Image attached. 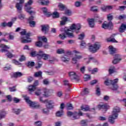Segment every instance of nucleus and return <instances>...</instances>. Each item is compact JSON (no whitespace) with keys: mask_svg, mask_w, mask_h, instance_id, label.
Returning <instances> with one entry per match:
<instances>
[{"mask_svg":"<svg viewBox=\"0 0 126 126\" xmlns=\"http://www.w3.org/2000/svg\"><path fill=\"white\" fill-rule=\"evenodd\" d=\"M6 56H7L8 58H9V59H11V58H13V54H12L10 52H8L6 54Z\"/></svg>","mask_w":126,"mask_h":126,"instance_id":"e2e57ef3","label":"nucleus"},{"mask_svg":"<svg viewBox=\"0 0 126 126\" xmlns=\"http://www.w3.org/2000/svg\"><path fill=\"white\" fill-rule=\"evenodd\" d=\"M126 30V23L125 24H122L119 29V31L120 33H124L125 31Z\"/></svg>","mask_w":126,"mask_h":126,"instance_id":"4be33fe9","label":"nucleus"},{"mask_svg":"<svg viewBox=\"0 0 126 126\" xmlns=\"http://www.w3.org/2000/svg\"><path fill=\"white\" fill-rule=\"evenodd\" d=\"M58 7L60 10H64L65 8H66V7H65V5L63 4V3H60L58 5Z\"/></svg>","mask_w":126,"mask_h":126,"instance_id":"c756f323","label":"nucleus"},{"mask_svg":"<svg viewBox=\"0 0 126 126\" xmlns=\"http://www.w3.org/2000/svg\"><path fill=\"white\" fill-rule=\"evenodd\" d=\"M126 9V6H120L118 8L119 10L123 11Z\"/></svg>","mask_w":126,"mask_h":126,"instance_id":"0e129e2a","label":"nucleus"},{"mask_svg":"<svg viewBox=\"0 0 126 126\" xmlns=\"http://www.w3.org/2000/svg\"><path fill=\"white\" fill-rule=\"evenodd\" d=\"M120 107L116 106L114 108L112 114L109 117V122L110 124H115V120L118 119V113L120 112Z\"/></svg>","mask_w":126,"mask_h":126,"instance_id":"f257e3e1","label":"nucleus"},{"mask_svg":"<svg viewBox=\"0 0 126 126\" xmlns=\"http://www.w3.org/2000/svg\"><path fill=\"white\" fill-rule=\"evenodd\" d=\"M80 72L82 73H84V72H85V66H82V67H81Z\"/></svg>","mask_w":126,"mask_h":126,"instance_id":"774afa93","label":"nucleus"},{"mask_svg":"<svg viewBox=\"0 0 126 126\" xmlns=\"http://www.w3.org/2000/svg\"><path fill=\"white\" fill-rule=\"evenodd\" d=\"M68 75L71 80H78V76L76 75V73L73 71H71L68 72Z\"/></svg>","mask_w":126,"mask_h":126,"instance_id":"2eb2a0df","label":"nucleus"},{"mask_svg":"<svg viewBox=\"0 0 126 126\" xmlns=\"http://www.w3.org/2000/svg\"><path fill=\"white\" fill-rule=\"evenodd\" d=\"M43 84H45V85H49V84H50V82H49V80H48V79H45L44 80H43Z\"/></svg>","mask_w":126,"mask_h":126,"instance_id":"bf43d9fd","label":"nucleus"},{"mask_svg":"<svg viewBox=\"0 0 126 126\" xmlns=\"http://www.w3.org/2000/svg\"><path fill=\"white\" fill-rule=\"evenodd\" d=\"M57 54H64V50L63 49H59L57 50Z\"/></svg>","mask_w":126,"mask_h":126,"instance_id":"3c124183","label":"nucleus"},{"mask_svg":"<svg viewBox=\"0 0 126 126\" xmlns=\"http://www.w3.org/2000/svg\"><path fill=\"white\" fill-rule=\"evenodd\" d=\"M41 31L44 34H47L48 32H49V29L50 27H49V25H41Z\"/></svg>","mask_w":126,"mask_h":126,"instance_id":"a211bd4d","label":"nucleus"},{"mask_svg":"<svg viewBox=\"0 0 126 126\" xmlns=\"http://www.w3.org/2000/svg\"><path fill=\"white\" fill-rule=\"evenodd\" d=\"M27 65L28 67L31 68L35 65V63H34V62H29L27 63Z\"/></svg>","mask_w":126,"mask_h":126,"instance_id":"f704fd0d","label":"nucleus"},{"mask_svg":"<svg viewBox=\"0 0 126 126\" xmlns=\"http://www.w3.org/2000/svg\"><path fill=\"white\" fill-rule=\"evenodd\" d=\"M5 115H6V113L3 110L0 111V120L1 119H3V118L5 117Z\"/></svg>","mask_w":126,"mask_h":126,"instance_id":"7c9ffc66","label":"nucleus"},{"mask_svg":"<svg viewBox=\"0 0 126 126\" xmlns=\"http://www.w3.org/2000/svg\"><path fill=\"white\" fill-rule=\"evenodd\" d=\"M81 29V25L80 24H77V25L73 24L70 27V29L71 30H74V32H75L76 34H79V33H80Z\"/></svg>","mask_w":126,"mask_h":126,"instance_id":"1a4fd4ad","label":"nucleus"},{"mask_svg":"<svg viewBox=\"0 0 126 126\" xmlns=\"http://www.w3.org/2000/svg\"><path fill=\"white\" fill-rule=\"evenodd\" d=\"M114 25L112 21H110L108 23H103L102 25V28L103 29H108L109 30H113Z\"/></svg>","mask_w":126,"mask_h":126,"instance_id":"9b49d317","label":"nucleus"},{"mask_svg":"<svg viewBox=\"0 0 126 126\" xmlns=\"http://www.w3.org/2000/svg\"><path fill=\"white\" fill-rule=\"evenodd\" d=\"M98 108L99 110H105V111H107L110 109V106L107 103H105L104 104H99L98 105Z\"/></svg>","mask_w":126,"mask_h":126,"instance_id":"f3484780","label":"nucleus"},{"mask_svg":"<svg viewBox=\"0 0 126 126\" xmlns=\"http://www.w3.org/2000/svg\"><path fill=\"white\" fill-rule=\"evenodd\" d=\"M31 56L32 57H38V53L36 52V51H32L31 52Z\"/></svg>","mask_w":126,"mask_h":126,"instance_id":"8fccbe9b","label":"nucleus"},{"mask_svg":"<svg viewBox=\"0 0 126 126\" xmlns=\"http://www.w3.org/2000/svg\"><path fill=\"white\" fill-rule=\"evenodd\" d=\"M35 91L34 94L35 95H36V96H41V95L45 96V97H49V96H50V90L47 88H44L42 90L35 89L34 91Z\"/></svg>","mask_w":126,"mask_h":126,"instance_id":"7ed1b4c3","label":"nucleus"},{"mask_svg":"<svg viewBox=\"0 0 126 126\" xmlns=\"http://www.w3.org/2000/svg\"><path fill=\"white\" fill-rule=\"evenodd\" d=\"M38 39L39 41H43V42H44V43H47V42H48V39H47V37L44 36L38 37Z\"/></svg>","mask_w":126,"mask_h":126,"instance_id":"2f4dec72","label":"nucleus"},{"mask_svg":"<svg viewBox=\"0 0 126 126\" xmlns=\"http://www.w3.org/2000/svg\"><path fill=\"white\" fill-rule=\"evenodd\" d=\"M74 114H75V112L74 113L70 112V111H68L67 112V115L68 117H71V116H74Z\"/></svg>","mask_w":126,"mask_h":126,"instance_id":"338daca9","label":"nucleus"},{"mask_svg":"<svg viewBox=\"0 0 126 126\" xmlns=\"http://www.w3.org/2000/svg\"><path fill=\"white\" fill-rule=\"evenodd\" d=\"M39 3H40L41 5H48L50 2L48 0H39L38 1Z\"/></svg>","mask_w":126,"mask_h":126,"instance_id":"bb28decb","label":"nucleus"},{"mask_svg":"<svg viewBox=\"0 0 126 126\" xmlns=\"http://www.w3.org/2000/svg\"><path fill=\"white\" fill-rule=\"evenodd\" d=\"M89 50L91 53H96L101 47V44L99 42H95L93 45L90 44H88Z\"/></svg>","mask_w":126,"mask_h":126,"instance_id":"20e7f679","label":"nucleus"},{"mask_svg":"<svg viewBox=\"0 0 126 126\" xmlns=\"http://www.w3.org/2000/svg\"><path fill=\"white\" fill-rule=\"evenodd\" d=\"M19 0L20 2L17 3L16 4L15 7L17 8L18 12L20 13L21 12V10H22V6H23V3H24L25 1V0Z\"/></svg>","mask_w":126,"mask_h":126,"instance_id":"ddd939ff","label":"nucleus"},{"mask_svg":"<svg viewBox=\"0 0 126 126\" xmlns=\"http://www.w3.org/2000/svg\"><path fill=\"white\" fill-rule=\"evenodd\" d=\"M84 79L85 81H88V80H90L91 79V77L90 75H86L84 77Z\"/></svg>","mask_w":126,"mask_h":126,"instance_id":"a19ab883","label":"nucleus"},{"mask_svg":"<svg viewBox=\"0 0 126 126\" xmlns=\"http://www.w3.org/2000/svg\"><path fill=\"white\" fill-rule=\"evenodd\" d=\"M89 93V91H88V88H86L84 89V91H83L81 93V95H86V94H88Z\"/></svg>","mask_w":126,"mask_h":126,"instance_id":"79ce46f5","label":"nucleus"},{"mask_svg":"<svg viewBox=\"0 0 126 126\" xmlns=\"http://www.w3.org/2000/svg\"><path fill=\"white\" fill-rule=\"evenodd\" d=\"M42 45L43 43L40 41H38L35 43V46H36V47H38L39 48H41Z\"/></svg>","mask_w":126,"mask_h":126,"instance_id":"c03bdc74","label":"nucleus"},{"mask_svg":"<svg viewBox=\"0 0 126 126\" xmlns=\"http://www.w3.org/2000/svg\"><path fill=\"white\" fill-rule=\"evenodd\" d=\"M88 21L89 22L90 27H91V28H94V26H95V23H94L95 21H94V19H89Z\"/></svg>","mask_w":126,"mask_h":126,"instance_id":"b1692460","label":"nucleus"},{"mask_svg":"<svg viewBox=\"0 0 126 126\" xmlns=\"http://www.w3.org/2000/svg\"><path fill=\"white\" fill-rule=\"evenodd\" d=\"M60 38L62 39V40H63L65 38H66L65 33H62L59 35Z\"/></svg>","mask_w":126,"mask_h":126,"instance_id":"6e6d98bb","label":"nucleus"},{"mask_svg":"<svg viewBox=\"0 0 126 126\" xmlns=\"http://www.w3.org/2000/svg\"><path fill=\"white\" fill-rule=\"evenodd\" d=\"M114 18V16L111 14L107 15V20L109 21H112Z\"/></svg>","mask_w":126,"mask_h":126,"instance_id":"37998d69","label":"nucleus"},{"mask_svg":"<svg viewBox=\"0 0 126 126\" xmlns=\"http://www.w3.org/2000/svg\"><path fill=\"white\" fill-rule=\"evenodd\" d=\"M52 17L53 18H59L60 17V14L57 11L54 12L52 14Z\"/></svg>","mask_w":126,"mask_h":126,"instance_id":"72a5a7b5","label":"nucleus"},{"mask_svg":"<svg viewBox=\"0 0 126 126\" xmlns=\"http://www.w3.org/2000/svg\"><path fill=\"white\" fill-rule=\"evenodd\" d=\"M20 34L22 35H25L26 36V37H21L22 43H31L32 40L30 38V36H31V32H28V33H27L26 30H23L22 32H20Z\"/></svg>","mask_w":126,"mask_h":126,"instance_id":"f03ea898","label":"nucleus"},{"mask_svg":"<svg viewBox=\"0 0 126 126\" xmlns=\"http://www.w3.org/2000/svg\"><path fill=\"white\" fill-rule=\"evenodd\" d=\"M33 4V0H29L27 3L25 4V9L27 12L30 13V14H32V13H35L34 11H30V9H32L31 5Z\"/></svg>","mask_w":126,"mask_h":126,"instance_id":"0eeeda50","label":"nucleus"},{"mask_svg":"<svg viewBox=\"0 0 126 126\" xmlns=\"http://www.w3.org/2000/svg\"><path fill=\"white\" fill-rule=\"evenodd\" d=\"M113 83H114V81H112L109 78L106 79L104 81V84L107 86H109V85H111V84H113Z\"/></svg>","mask_w":126,"mask_h":126,"instance_id":"393cba45","label":"nucleus"},{"mask_svg":"<svg viewBox=\"0 0 126 126\" xmlns=\"http://www.w3.org/2000/svg\"><path fill=\"white\" fill-rule=\"evenodd\" d=\"M109 53H110V55H114L115 53H116V49L114 48V47L112 46H110L109 47Z\"/></svg>","mask_w":126,"mask_h":126,"instance_id":"c85d7f7f","label":"nucleus"},{"mask_svg":"<svg viewBox=\"0 0 126 126\" xmlns=\"http://www.w3.org/2000/svg\"><path fill=\"white\" fill-rule=\"evenodd\" d=\"M80 116H83V113H82L81 112H79L78 113L75 112L72 120H77V119H79Z\"/></svg>","mask_w":126,"mask_h":126,"instance_id":"412c9836","label":"nucleus"},{"mask_svg":"<svg viewBox=\"0 0 126 126\" xmlns=\"http://www.w3.org/2000/svg\"><path fill=\"white\" fill-rule=\"evenodd\" d=\"M125 18H126V15H125V14L120 15L118 17V19H119V20H122L123 19H125Z\"/></svg>","mask_w":126,"mask_h":126,"instance_id":"13d9d810","label":"nucleus"},{"mask_svg":"<svg viewBox=\"0 0 126 126\" xmlns=\"http://www.w3.org/2000/svg\"><path fill=\"white\" fill-rule=\"evenodd\" d=\"M34 125L35 126H41L42 122H41V121H37L35 122Z\"/></svg>","mask_w":126,"mask_h":126,"instance_id":"69168bd1","label":"nucleus"},{"mask_svg":"<svg viewBox=\"0 0 126 126\" xmlns=\"http://www.w3.org/2000/svg\"><path fill=\"white\" fill-rule=\"evenodd\" d=\"M23 75V74L20 72H16L13 73L12 77L14 78H18V77H21Z\"/></svg>","mask_w":126,"mask_h":126,"instance_id":"5701e85b","label":"nucleus"},{"mask_svg":"<svg viewBox=\"0 0 126 126\" xmlns=\"http://www.w3.org/2000/svg\"><path fill=\"white\" fill-rule=\"evenodd\" d=\"M13 111H14V113H16V115H19V114L20 113V112H21L20 109H13Z\"/></svg>","mask_w":126,"mask_h":126,"instance_id":"052dcab7","label":"nucleus"},{"mask_svg":"<svg viewBox=\"0 0 126 126\" xmlns=\"http://www.w3.org/2000/svg\"><path fill=\"white\" fill-rule=\"evenodd\" d=\"M61 59L62 61L64 63H66V62H69V58L66 55L62 57Z\"/></svg>","mask_w":126,"mask_h":126,"instance_id":"cd10ccee","label":"nucleus"},{"mask_svg":"<svg viewBox=\"0 0 126 126\" xmlns=\"http://www.w3.org/2000/svg\"><path fill=\"white\" fill-rule=\"evenodd\" d=\"M84 37H85V34L84 32L81 33L80 35H79L78 39L79 40H83L84 39Z\"/></svg>","mask_w":126,"mask_h":126,"instance_id":"09e8293b","label":"nucleus"},{"mask_svg":"<svg viewBox=\"0 0 126 126\" xmlns=\"http://www.w3.org/2000/svg\"><path fill=\"white\" fill-rule=\"evenodd\" d=\"M19 61V62H24V61H26V57L24 55H21Z\"/></svg>","mask_w":126,"mask_h":126,"instance_id":"49530a36","label":"nucleus"},{"mask_svg":"<svg viewBox=\"0 0 126 126\" xmlns=\"http://www.w3.org/2000/svg\"><path fill=\"white\" fill-rule=\"evenodd\" d=\"M73 53H74L75 55L72 59V63H77V62H78L79 60H81V59H82V56L80 55V52L76 50H73Z\"/></svg>","mask_w":126,"mask_h":126,"instance_id":"423d86ee","label":"nucleus"},{"mask_svg":"<svg viewBox=\"0 0 126 126\" xmlns=\"http://www.w3.org/2000/svg\"><path fill=\"white\" fill-rule=\"evenodd\" d=\"M109 74H112V73H114V72H115V66H112L110 67L109 69Z\"/></svg>","mask_w":126,"mask_h":126,"instance_id":"4c0bfd02","label":"nucleus"},{"mask_svg":"<svg viewBox=\"0 0 126 126\" xmlns=\"http://www.w3.org/2000/svg\"><path fill=\"white\" fill-rule=\"evenodd\" d=\"M24 99L26 102L28 103V104H29L32 108H35V109H38V108H40V104H38V103L36 102L32 101L31 100H30L29 96H25Z\"/></svg>","mask_w":126,"mask_h":126,"instance_id":"39448f33","label":"nucleus"},{"mask_svg":"<svg viewBox=\"0 0 126 126\" xmlns=\"http://www.w3.org/2000/svg\"><path fill=\"white\" fill-rule=\"evenodd\" d=\"M49 110H50V109L48 108L43 109H42L43 114H45V115H49V113H50V111H49Z\"/></svg>","mask_w":126,"mask_h":126,"instance_id":"58836bf2","label":"nucleus"},{"mask_svg":"<svg viewBox=\"0 0 126 126\" xmlns=\"http://www.w3.org/2000/svg\"><path fill=\"white\" fill-rule=\"evenodd\" d=\"M64 14H65V15H67L68 16H70V15H71V11L68 9L65 10Z\"/></svg>","mask_w":126,"mask_h":126,"instance_id":"de8ad7c7","label":"nucleus"},{"mask_svg":"<svg viewBox=\"0 0 126 126\" xmlns=\"http://www.w3.org/2000/svg\"><path fill=\"white\" fill-rule=\"evenodd\" d=\"M42 71H39L34 73V77H42Z\"/></svg>","mask_w":126,"mask_h":126,"instance_id":"473e14b6","label":"nucleus"},{"mask_svg":"<svg viewBox=\"0 0 126 126\" xmlns=\"http://www.w3.org/2000/svg\"><path fill=\"white\" fill-rule=\"evenodd\" d=\"M38 85H39V81L38 80L35 81L33 85H31L29 87V91H30V92L35 91L36 89V86H38Z\"/></svg>","mask_w":126,"mask_h":126,"instance_id":"4468645a","label":"nucleus"},{"mask_svg":"<svg viewBox=\"0 0 126 126\" xmlns=\"http://www.w3.org/2000/svg\"><path fill=\"white\" fill-rule=\"evenodd\" d=\"M122 61L121 57L119 54H116L114 57V60L112 61V63L114 64H117L118 63H120Z\"/></svg>","mask_w":126,"mask_h":126,"instance_id":"dca6fc26","label":"nucleus"},{"mask_svg":"<svg viewBox=\"0 0 126 126\" xmlns=\"http://www.w3.org/2000/svg\"><path fill=\"white\" fill-rule=\"evenodd\" d=\"M81 4H82L81 2H80L78 1H76L74 4L75 6H76V7H80V6H81Z\"/></svg>","mask_w":126,"mask_h":126,"instance_id":"603ef678","label":"nucleus"},{"mask_svg":"<svg viewBox=\"0 0 126 126\" xmlns=\"http://www.w3.org/2000/svg\"><path fill=\"white\" fill-rule=\"evenodd\" d=\"M62 20L60 22V25L63 26L65 25L66 22L67 21V17H63L62 18Z\"/></svg>","mask_w":126,"mask_h":126,"instance_id":"a878e982","label":"nucleus"},{"mask_svg":"<svg viewBox=\"0 0 126 126\" xmlns=\"http://www.w3.org/2000/svg\"><path fill=\"white\" fill-rule=\"evenodd\" d=\"M43 64V62L39 61L37 63V65L35 66V68H40L42 67V65Z\"/></svg>","mask_w":126,"mask_h":126,"instance_id":"864d4df0","label":"nucleus"},{"mask_svg":"<svg viewBox=\"0 0 126 126\" xmlns=\"http://www.w3.org/2000/svg\"><path fill=\"white\" fill-rule=\"evenodd\" d=\"M0 48H1L2 49L0 50V51L2 53H4V52H7V49H10L9 46L4 45V44H0Z\"/></svg>","mask_w":126,"mask_h":126,"instance_id":"6ab92c4d","label":"nucleus"},{"mask_svg":"<svg viewBox=\"0 0 126 126\" xmlns=\"http://www.w3.org/2000/svg\"><path fill=\"white\" fill-rule=\"evenodd\" d=\"M50 58V55L44 53V51L39 50L37 54V59H43L44 61H47Z\"/></svg>","mask_w":126,"mask_h":126,"instance_id":"6e6552de","label":"nucleus"},{"mask_svg":"<svg viewBox=\"0 0 126 126\" xmlns=\"http://www.w3.org/2000/svg\"><path fill=\"white\" fill-rule=\"evenodd\" d=\"M19 19H21V20H23V19H25V15L23 14H21L19 15Z\"/></svg>","mask_w":126,"mask_h":126,"instance_id":"4d7b16f0","label":"nucleus"},{"mask_svg":"<svg viewBox=\"0 0 126 126\" xmlns=\"http://www.w3.org/2000/svg\"><path fill=\"white\" fill-rule=\"evenodd\" d=\"M118 79H116L114 80L113 83H112L111 89L112 90H117L118 89V85L116 84L118 82Z\"/></svg>","mask_w":126,"mask_h":126,"instance_id":"aec40b11","label":"nucleus"},{"mask_svg":"<svg viewBox=\"0 0 126 126\" xmlns=\"http://www.w3.org/2000/svg\"><path fill=\"white\" fill-rule=\"evenodd\" d=\"M29 23L30 24V26L32 28L35 27L36 25V22L34 21H29Z\"/></svg>","mask_w":126,"mask_h":126,"instance_id":"e433bc0d","label":"nucleus"},{"mask_svg":"<svg viewBox=\"0 0 126 126\" xmlns=\"http://www.w3.org/2000/svg\"><path fill=\"white\" fill-rule=\"evenodd\" d=\"M15 86L12 87H10L9 88L10 92H14L15 91H16V89L15 88Z\"/></svg>","mask_w":126,"mask_h":126,"instance_id":"680f3d73","label":"nucleus"},{"mask_svg":"<svg viewBox=\"0 0 126 126\" xmlns=\"http://www.w3.org/2000/svg\"><path fill=\"white\" fill-rule=\"evenodd\" d=\"M95 89L96 95H97V96H100L101 95V90H100V88H99L98 86H96Z\"/></svg>","mask_w":126,"mask_h":126,"instance_id":"c9c22d12","label":"nucleus"},{"mask_svg":"<svg viewBox=\"0 0 126 126\" xmlns=\"http://www.w3.org/2000/svg\"><path fill=\"white\" fill-rule=\"evenodd\" d=\"M60 30L62 32H64V33H65L66 35H67L69 38H73V37H74L73 33L72 32H69L70 30L66 28H62Z\"/></svg>","mask_w":126,"mask_h":126,"instance_id":"f8f14e48","label":"nucleus"},{"mask_svg":"<svg viewBox=\"0 0 126 126\" xmlns=\"http://www.w3.org/2000/svg\"><path fill=\"white\" fill-rule=\"evenodd\" d=\"M45 106L47 109H54L55 107V101L53 100L45 99Z\"/></svg>","mask_w":126,"mask_h":126,"instance_id":"9d476101","label":"nucleus"},{"mask_svg":"<svg viewBox=\"0 0 126 126\" xmlns=\"http://www.w3.org/2000/svg\"><path fill=\"white\" fill-rule=\"evenodd\" d=\"M63 115V110L58 111L56 113L57 117H62Z\"/></svg>","mask_w":126,"mask_h":126,"instance_id":"ea45409f","label":"nucleus"},{"mask_svg":"<svg viewBox=\"0 0 126 126\" xmlns=\"http://www.w3.org/2000/svg\"><path fill=\"white\" fill-rule=\"evenodd\" d=\"M64 83V85L67 86H68V87H71V85L70 84L69 82H68V81L67 80H65L63 81Z\"/></svg>","mask_w":126,"mask_h":126,"instance_id":"5fc2aeb1","label":"nucleus"},{"mask_svg":"<svg viewBox=\"0 0 126 126\" xmlns=\"http://www.w3.org/2000/svg\"><path fill=\"white\" fill-rule=\"evenodd\" d=\"M81 109L82 111H85L86 112H87V111H89L90 110L89 107L88 106H82Z\"/></svg>","mask_w":126,"mask_h":126,"instance_id":"a18cd8bd","label":"nucleus"}]
</instances>
